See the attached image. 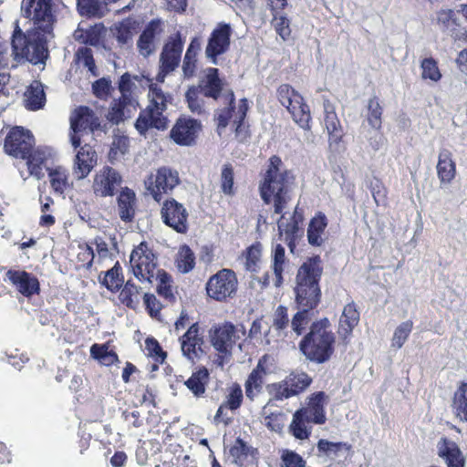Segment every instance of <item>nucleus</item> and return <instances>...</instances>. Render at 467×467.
<instances>
[{
	"label": "nucleus",
	"instance_id": "1",
	"mask_svg": "<svg viewBox=\"0 0 467 467\" xmlns=\"http://www.w3.org/2000/svg\"><path fill=\"white\" fill-rule=\"evenodd\" d=\"M322 274V266L318 257L309 258L298 269L296 275V303L299 310L291 320L292 330L301 335L308 326L311 317L309 310L315 308L320 299L318 280Z\"/></svg>",
	"mask_w": 467,
	"mask_h": 467
},
{
	"label": "nucleus",
	"instance_id": "2",
	"mask_svg": "<svg viewBox=\"0 0 467 467\" xmlns=\"http://www.w3.org/2000/svg\"><path fill=\"white\" fill-rule=\"evenodd\" d=\"M295 188L294 175L283 168L279 157H271L269 166L259 185L260 195L264 202L273 203L275 213H282L292 201Z\"/></svg>",
	"mask_w": 467,
	"mask_h": 467
},
{
	"label": "nucleus",
	"instance_id": "3",
	"mask_svg": "<svg viewBox=\"0 0 467 467\" xmlns=\"http://www.w3.org/2000/svg\"><path fill=\"white\" fill-rule=\"evenodd\" d=\"M149 104L138 118L135 127L140 134L150 128L165 130L168 127V118L165 115L168 105L171 102V96L159 86V82L150 80L148 93Z\"/></svg>",
	"mask_w": 467,
	"mask_h": 467
},
{
	"label": "nucleus",
	"instance_id": "4",
	"mask_svg": "<svg viewBox=\"0 0 467 467\" xmlns=\"http://www.w3.org/2000/svg\"><path fill=\"white\" fill-rule=\"evenodd\" d=\"M334 341L329 322L324 318L311 326V330L300 343V348L307 358L322 363L332 354Z\"/></svg>",
	"mask_w": 467,
	"mask_h": 467
},
{
	"label": "nucleus",
	"instance_id": "5",
	"mask_svg": "<svg viewBox=\"0 0 467 467\" xmlns=\"http://www.w3.org/2000/svg\"><path fill=\"white\" fill-rule=\"evenodd\" d=\"M35 29L38 32L34 35L29 34L28 36L23 35L20 29H16L12 38L13 55L15 59H26L32 64L43 63L47 57L46 37L47 33L36 27L34 24ZM52 30L48 32L51 34Z\"/></svg>",
	"mask_w": 467,
	"mask_h": 467
},
{
	"label": "nucleus",
	"instance_id": "6",
	"mask_svg": "<svg viewBox=\"0 0 467 467\" xmlns=\"http://www.w3.org/2000/svg\"><path fill=\"white\" fill-rule=\"evenodd\" d=\"M180 183L178 171L167 166L157 169L144 180L147 192L158 202L162 200L164 195L171 193Z\"/></svg>",
	"mask_w": 467,
	"mask_h": 467
},
{
	"label": "nucleus",
	"instance_id": "7",
	"mask_svg": "<svg viewBox=\"0 0 467 467\" xmlns=\"http://www.w3.org/2000/svg\"><path fill=\"white\" fill-rule=\"evenodd\" d=\"M280 103L287 109L293 119L303 129H309L310 110L302 96L289 85H281L277 90Z\"/></svg>",
	"mask_w": 467,
	"mask_h": 467
},
{
	"label": "nucleus",
	"instance_id": "8",
	"mask_svg": "<svg viewBox=\"0 0 467 467\" xmlns=\"http://www.w3.org/2000/svg\"><path fill=\"white\" fill-rule=\"evenodd\" d=\"M53 0H22V15L33 21L37 28L46 33L53 29L55 16L52 10Z\"/></svg>",
	"mask_w": 467,
	"mask_h": 467
},
{
	"label": "nucleus",
	"instance_id": "9",
	"mask_svg": "<svg viewBox=\"0 0 467 467\" xmlns=\"http://www.w3.org/2000/svg\"><path fill=\"white\" fill-rule=\"evenodd\" d=\"M130 263L133 275L140 282L153 283L156 270L155 256L146 244L141 243L132 251Z\"/></svg>",
	"mask_w": 467,
	"mask_h": 467
},
{
	"label": "nucleus",
	"instance_id": "10",
	"mask_svg": "<svg viewBox=\"0 0 467 467\" xmlns=\"http://www.w3.org/2000/svg\"><path fill=\"white\" fill-rule=\"evenodd\" d=\"M237 285L234 272L223 269L209 278L206 284L207 295L214 300L223 301L235 294Z\"/></svg>",
	"mask_w": 467,
	"mask_h": 467
},
{
	"label": "nucleus",
	"instance_id": "11",
	"mask_svg": "<svg viewBox=\"0 0 467 467\" xmlns=\"http://www.w3.org/2000/svg\"><path fill=\"white\" fill-rule=\"evenodd\" d=\"M182 47L183 43L179 33L169 37L161 54L160 72L155 78L157 82L163 83L166 76L178 67Z\"/></svg>",
	"mask_w": 467,
	"mask_h": 467
},
{
	"label": "nucleus",
	"instance_id": "12",
	"mask_svg": "<svg viewBox=\"0 0 467 467\" xmlns=\"http://www.w3.org/2000/svg\"><path fill=\"white\" fill-rule=\"evenodd\" d=\"M70 125L73 130L71 135L72 145L77 148L80 144V132L93 133L101 130V124L99 117L88 107L77 109L70 118Z\"/></svg>",
	"mask_w": 467,
	"mask_h": 467
},
{
	"label": "nucleus",
	"instance_id": "13",
	"mask_svg": "<svg viewBox=\"0 0 467 467\" xmlns=\"http://www.w3.org/2000/svg\"><path fill=\"white\" fill-rule=\"evenodd\" d=\"M33 145L34 138L29 130L16 127L6 136L4 148L8 155L25 160Z\"/></svg>",
	"mask_w": 467,
	"mask_h": 467
},
{
	"label": "nucleus",
	"instance_id": "14",
	"mask_svg": "<svg viewBox=\"0 0 467 467\" xmlns=\"http://www.w3.org/2000/svg\"><path fill=\"white\" fill-rule=\"evenodd\" d=\"M162 222L180 234L186 233L188 229V212L185 207L171 198L166 200L161 210Z\"/></svg>",
	"mask_w": 467,
	"mask_h": 467
},
{
	"label": "nucleus",
	"instance_id": "15",
	"mask_svg": "<svg viewBox=\"0 0 467 467\" xmlns=\"http://www.w3.org/2000/svg\"><path fill=\"white\" fill-rule=\"evenodd\" d=\"M232 28L229 24L220 23L213 30L205 49V54L213 64H217L216 57L225 53L230 46Z\"/></svg>",
	"mask_w": 467,
	"mask_h": 467
},
{
	"label": "nucleus",
	"instance_id": "16",
	"mask_svg": "<svg viewBox=\"0 0 467 467\" xmlns=\"http://www.w3.org/2000/svg\"><path fill=\"white\" fill-rule=\"evenodd\" d=\"M224 97L226 100H229L230 108L224 109L218 113V127L225 128L229 124V121H232L233 125L235 127V131L238 132L248 110V101L246 99H242L236 108L232 106L234 100L233 91H226Z\"/></svg>",
	"mask_w": 467,
	"mask_h": 467
},
{
	"label": "nucleus",
	"instance_id": "17",
	"mask_svg": "<svg viewBox=\"0 0 467 467\" xmlns=\"http://www.w3.org/2000/svg\"><path fill=\"white\" fill-rule=\"evenodd\" d=\"M121 182L122 178L116 170L105 166L95 174L92 188L98 196H113Z\"/></svg>",
	"mask_w": 467,
	"mask_h": 467
},
{
	"label": "nucleus",
	"instance_id": "18",
	"mask_svg": "<svg viewBox=\"0 0 467 467\" xmlns=\"http://www.w3.org/2000/svg\"><path fill=\"white\" fill-rule=\"evenodd\" d=\"M238 332L234 325L224 323L214 328L211 335L212 345L217 351L229 355L239 338Z\"/></svg>",
	"mask_w": 467,
	"mask_h": 467
},
{
	"label": "nucleus",
	"instance_id": "19",
	"mask_svg": "<svg viewBox=\"0 0 467 467\" xmlns=\"http://www.w3.org/2000/svg\"><path fill=\"white\" fill-rule=\"evenodd\" d=\"M162 32L161 20H152L146 26L137 41L138 50L143 57H148L155 52L157 42Z\"/></svg>",
	"mask_w": 467,
	"mask_h": 467
},
{
	"label": "nucleus",
	"instance_id": "20",
	"mask_svg": "<svg viewBox=\"0 0 467 467\" xmlns=\"http://www.w3.org/2000/svg\"><path fill=\"white\" fill-rule=\"evenodd\" d=\"M6 278L16 290L26 297H30L39 292L38 279L30 273L23 270H8Z\"/></svg>",
	"mask_w": 467,
	"mask_h": 467
},
{
	"label": "nucleus",
	"instance_id": "21",
	"mask_svg": "<svg viewBox=\"0 0 467 467\" xmlns=\"http://www.w3.org/2000/svg\"><path fill=\"white\" fill-rule=\"evenodd\" d=\"M201 130V123L193 119L182 118L177 120L171 130V139L180 145H191Z\"/></svg>",
	"mask_w": 467,
	"mask_h": 467
},
{
	"label": "nucleus",
	"instance_id": "22",
	"mask_svg": "<svg viewBox=\"0 0 467 467\" xmlns=\"http://www.w3.org/2000/svg\"><path fill=\"white\" fill-rule=\"evenodd\" d=\"M301 220V216L295 210L293 215L287 218L285 214H283L277 222L280 238L285 240L291 252L295 248V240L298 237V224Z\"/></svg>",
	"mask_w": 467,
	"mask_h": 467
},
{
	"label": "nucleus",
	"instance_id": "23",
	"mask_svg": "<svg viewBox=\"0 0 467 467\" xmlns=\"http://www.w3.org/2000/svg\"><path fill=\"white\" fill-rule=\"evenodd\" d=\"M202 338L199 336L197 323L192 324L181 338V348L184 357L193 361L202 352Z\"/></svg>",
	"mask_w": 467,
	"mask_h": 467
},
{
	"label": "nucleus",
	"instance_id": "24",
	"mask_svg": "<svg viewBox=\"0 0 467 467\" xmlns=\"http://www.w3.org/2000/svg\"><path fill=\"white\" fill-rule=\"evenodd\" d=\"M268 358L264 356L258 362L255 368L249 374L245 384V395L250 400H254L262 391L264 384V376L267 374V368L265 367Z\"/></svg>",
	"mask_w": 467,
	"mask_h": 467
},
{
	"label": "nucleus",
	"instance_id": "25",
	"mask_svg": "<svg viewBox=\"0 0 467 467\" xmlns=\"http://www.w3.org/2000/svg\"><path fill=\"white\" fill-rule=\"evenodd\" d=\"M97 162L96 151L88 144H85L78 151L74 162V174L78 179H83L88 175Z\"/></svg>",
	"mask_w": 467,
	"mask_h": 467
},
{
	"label": "nucleus",
	"instance_id": "26",
	"mask_svg": "<svg viewBox=\"0 0 467 467\" xmlns=\"http://www.w3.org/2000/svg\"><path fill=\"white\" fill-rule=\"evenodd\" d=\"M327 397L324 392H317L310 398L306 408L298 410L310 420L311 422L323 424L327 420L324 410L327 404Z\"/></svg>",
	"mask_w": 467,
	"mask_h": 467
},
{
	"label": "nucleus",
	"instance_id": "27",
	"mask_svg": "<svg viewBox=\"0 0 467 467\" xmlns=\"http://www.w3.org/2000/svg\"><path fill=\"white\" fill-rule=\"evenodd\" d=\"M437 448L439 456L445 460L448 467H464L462 453L454 441L442 438Z\"/></svg>",
	"mask_w": 467,
	"mask_h": 467
},
{
	"label": "nucleus",
	"instance_id": "28",
	"mask_svg": "<svg viewBox=\"0 0 467 467\" xmlns=\"http://www.w3.org/2000/svg\"><path fill=\"white\" fill-rule=\"evenodd\" d=\"M436 169L441 184H449L455 178L456 165L449 150L442 149L440 150Z\"/></svg>",
	"mask_w": 467,
	"mask_h": 467
},
{
	"label": "nucleus",
	"instance_id": "29",
	"mask_svg": "<svg viewBox=\"0 0 467 467\" xmlns=\"http://www.w3.org/2000/svg\"><path fill=\"white\" fill-rule=\"evenodd\" d=\"M198 88L205 97L217 99L223 91V82L218 77V69L207 68Z\"/></svg>",
	"mask_w": 467,
	"mask_h": 467
},
{
	"label": "nucleus",
	"instance_id": "30",
	"mask_svg": "<svg viewBox=\"0 0 467 467\" xmlns=\"http://www.w3.org/2000/svg\"><path fill=\"white\" fill-rule=\"evenodd\" d=\"M50 155V150L42 148L32 149L28 152L25 160H26V165L31 176H34L36 180H41L44 177V163Z\"/></svg>",
	"mask_w": 467,
	"mask_h": 467
},
{
	"label": "nucleus",
	"instance_id": "31",
	"mask_svg": "<svg viewBox=\"0 0 467 467\" xmlns=\"http://www.w3.org/2000/svg\"><path fill=\"white\" fill-rule=\"evenodd\" d=\"M46 103L44 86L40 81L35 80L25 93V105L30 110L42 109Z\"/></svg>",
	"mask_w": 467,
	"mask_h": 467
},
{
	"label": "nucleus",
	"instance_id": "32",
	"mask_svg": "<svg viewBox=\"0 0 467 467\" xmlns=\"http://www.w3.org/2000/svg\"><path fill=\"white\" fill-rule=\"evenodd\" d=\"M359 321V313L354 303L345 306L339 319L338 333L344 337L349 336Z\"/></svg>",
	"mask_w": 467,
	"mask_h": 467
},
{
	"label": "nucleus",
	"instance_id": "33",
	"mask_svg": "<svg viewBox=\"0 0 467 467\" xmlns=\"http://www.w3.org/2000/svg\"><path fill=\"white\" fill-rule=\"evenodd\" d=\"M135 192L125 188L120 192L118 197V210L121 220L130 222L135 213Z\"/></svg>",
	"mask_w": 467,
	"mask_h": 467
},
{
	"label": "nucleus",
	"instance_id": "34",
	"mask_svg": "<svg viewBox=\"0 0 467 467\" xmlns=\"http://www.w3.org/2000/svg\"><path fill=\"white\" fill-rule=\"evenodd\" d=\"M286 264L285 248L277 244L274 246L272 252V269L273 277L272 283L275 286L278 287L283 283V272Z\"/></svg>",
	"mask_w": 467,
	"mask_h": 467
},
{
	"label": "nucleus",
	"instance_id": "35",
	"mask_svg": "<svg viewBox=\"0 0 467 467\" xmlns=\"http://www.w3.org/2000/svg\"><path fill=\"white\" fill-rule=\"evenodd\" d=\"M48 177L52 190L58 195H62L70 187L68 172L61 166L49 169Z\"/></svg>",
	"mask_w": 467,
	"mask_h": 467
},
{
	"label": "nucleus",
	"instance_id": "36",
	"mask_svg": "<svg viewBox=\"0 0 467 467\" xmlns=\"http://www.w3.org/2000/svg\"><path fill=\"white\" fill-rule=\"evenodd\" d=\"M317 450L332 460L346 458L350 446L345 442H330L327 440H320L317 443Z\"/></svg>",
	"mask_w": 467,
	"mask_h": 467
},
{
	"label": "nucleus",
	"instance_id": "37",
	"mask_svg": "<svg viewBox=\"0 0 467 467\" xmlns=\"http://www.w3.org/2000/svg\"><path fill=\"white\" fill-rule=\"evenodd\" d=\"M327 224V218L324 214H317L310 221L307 230V238L310 244L320 245L323 243L322 234Z\"/></svg>",
	"mask_w": 467,
	"mask_h": 467
},
{
	"label": "nucleus",
	"instance_id": "38",
	"mask_svg": "<svg viewBox=\"0 0 467 467\" xmlns=\"http://www.w3.org/2000/svg\"><path fill=\"white\" fill-rule=\"evenodd\" d=\"M452 409L460 420L467 422V382L462 383L455 391Z\"/></svg>",
	"mask_w": 467,
	"mask_h": 467
},
{
	"label": "nucleus",
	"instance_id": "39",
	"mask_svg": "<svg viewBox=\"0 0 467 467\" xmlns=\"http://www.w3.org/2000/svg\"><path fill=\"white\" fill-rule=\"evenodd\" d=\"M136 104L134 106L128 105L124 103L121 99L119 100H114L108 112L107 119L110 122L118 124L125 118H130L132 111L136 110Z\"/></svg>",
	"mask_w": 467,
	"mask_h": 467
},
{
	"label": "nucleus",
	"instance_id": "40",
	"mask_svg": "<svg viewBox=\"0 0 467 467\" xmlns=\"http://www.w3.org/2000/svg\"><path fill=\"white\" fill-rule=\"evenodd\" d=\"M209 373L206 368H200L185 381L186 387L196 397L202 396L205 392V386L208 381Z\"/></svg>",
	"mask_w": 467,
	"mask_h": 467
},
{
	"label": "nucleus",
	"instance_id": "41",
	"mask_svg": "<svg viewBox=\"0 0 467 467\" xmlns=\"http://www.w3.org/2000/svg\"><path fill=\"white\" fill-rule=\"evenodd\" d=\"M175 265L178 271L182 274H187L194 268L195 256L189 246L182 245L180 247L176 254Z\"/></svg>",
	"mask_w": 467,
	"mask_h": 467
},
{
	"label": "nucleus",
	"instance_id": "42",
	"mask_svg": "<svg viewBox=\"0 0 467 467\" xmlns=\"http://www.w3.org/2000/svg\"><path fill=\"white\" fill-rule=\"evenodd\" d=\"M311 422L299 410H296L293 415L292 422L289 430L292 434L298 440H306L310 435V429L307 428V423Z\"/></svg>",
	"mask_w": 467,
	"mask_h": 467
},
{
	"label": "nucleus",
	"instance_id": "43",
	"mask_svg": "<svg viewBox=\"0 0 467 467\" xmlns=\"http://www.w3.org/2000/svg\"><path fill=\"white\" fill-rule=\"evenodd\" d=\"M381 115L382 109L379 105V102L377 99H370L368 104V114H367V121L368 125L376 131H379L381 128ZM379 137V140H381V136L379 132L376 134V138Z\"/></svg>",
	"mask_w": 467,
	"mask_h": 467
},
{
	"label": "nucleus",
	"instance_id": "44",
	"mask_svg": "<svg viewBox=\"0 0 467 467\" xmlns=\"http://www.w3.org/2000/svg\"><path fill=\"white\" fill-rule=\"evenodd\" d=\"M268 390L269 393L277 400H282L296 395L293 388V383H290L287 378L280 382L269 385Z\"/></svg>",
	"mask_w": 467,
	"mask_h": 467
},
{
	"label": "nucleus",
	"instance_id": "45",
	"mask_svg": "<svg viewBox=\"0 0 467 467\" xmlns=\"http://www.w3.org/2000/svg\"><path fill=\"white\" fill-rule=\"evenodd\" d=\"M135 88V83L132 80L130 75L124 74L119 80V89L121 93V99H123L124 103L128 105L134 106L138 105L137 99L133 95V89Z\"/></svg>",
	"mask_w": 467,
	"mask_h": 467
},
{
	"label": "nucleus",
	"instance_id": "46",
	"mask_svg": "<svg viewBox=\"0 0 467 467\" xmlns=\"http://www.w3.org/2000/svg\"><path fill=\"white\" fill-rule=\"evenodd\" d=\"M78 9L81 16H102L103 4L99 0H78Z\"/></svg>",
	"mask_w": 467,
	"mask_h": 467
},
{
	"label": "nucleus",
	"instance_id": "47",
	"mask_svg": "<svg viewBox=\"0 0 467 467\" xmlns=\"http://www.w3.org/2000/svg\"><path fill=\"white\" fill-rule=\"evenodd\" d=\"M119 298L127 306L135 308L140 302V289L128 281L119 294Z\"/></svg>",
	"mask_w": 467,
	"mask_h": 467
},
{
	"label": "nucleus",
	"instance_id": "48",
	"mask_svg": "<svg viewBox=\"0 0 467 467\" xmlns=\"http://www.w3.org/2000/svg\"><path fill=\"white\" fill-rule=\"evenodd\" d=\"M120 266L117 263L111 269L106 272L102 284L111 292L118 291L123 283L120 275Z\"/></svg>",
	"mask_w": 467,
	"mask_h": 467
},
{
	"label": "nucleus",
	"instance_id": "49",
	"mask_svg": "<svg viewBox=\"0 0 467 467\" xmlns=\"http://www.w3.org/2000/svg\"><path fill=\"white\" fill-rule=\"evenodd\" d=\"M420 67L423 79L438 82L441 78V73L438 67V64L433 58H424L421 61Z\"/></svg>",
	"mask_w": 467,
	"mask_h": 467
},
{
	"label": "nucleus",
	"instance_id": "50",
	"mask_svg": "<svg viewBox=\"0 0 467 467\" xmlns=\"http://www.w3.org/2000/svg\"><path fill=\"white\" fill-rule=\"evenodd\" d=\"M413 327L411 320L402 322L394 331L391 347L400 348L409 337Z\"/></svg>",
	"mask_w": 467,
	"mask_h": 467
},
{
	"label": "nucleus",
	"instance_id": "51",
	"mask_svg": "<svg viewBox=\"0 0 467 467\" xmlns=\"http://www.w3.org/2000/svg\"><path fill=\"white\" fill-rule=\"evenodd\" d=\"M324 111H325V126L327 130L329 131H335L339 130L341 129V125L339 122V119L335 112L334 106L328 101L326 100L324 102Z\"/></svg>",
	"mask_w": 467,
	"mask_h": 467
},
{
	"label": "nucleus",
	"instance_id": "52",
	"mask_svg": "<svg viewBox=\"0 0 467 467\" xmlns=\"http://www.w3.org/2000/svg\"><path fill=\"white\" fill-rule=\"evenodd\" d=\"M243 398V390L240 385L234 384L229 388L228 394L226 395L225 400L223 404L225 405L227 409L235 410L241 406Z\"/></svg>",
	"mask_w": 467,
	"mask_h": 467
},
{
	"label": "nucleus",
	"instance_id": "53",
	"mask_svg": "<svg viewBox=\"0 0 467 467\" xmlns=\"http://www.w3.org/2000/svg\"><path fill=\"white\" fill-rule=\"evenodd\" d=\"M130 148V140L126 136H116L112 141V146L109 151V158L111 160H118L124 156Z\"/></svg>",
	"mask_w": 467,
	"mask_h": 467
},
{
	"label": "nucleus",
	"instance_id": "54",
	"mask_svg": "<svg viewBox=\"0 0 467 467\" xmlns=\"http://www.w3.org/2000/svg\"><path fill=\"white\" fill-rule=\"evenodd\" d=\"M261 245L253 244L246 250L245 254V268L250 272H256L259 269V263L261 258Z\"/></svg>",
	"mask_w": 467,
	"mask_h": 467
},
{
	"label": "nucleus",
	"instance_id": "55",
	"mask_svg": "<svg viewBox=\"0 0 467 467\" xmlns=\"http://www.w3.org/2000/svg\"><path fill=\"white\" fill-rule=\"evenodd\" d=\"M199 92L198 88L191 87L185 94L188 108L194 114L203 111V100L199 97Z\"/></svg>",
	"mask_w": 467,
	"mask_h": 467
},
{
	"label": "nucleus",
	"instance_id": "56",
	"mask_svg": "<svg viewBox=\"0 0 467 467\" xmlns=\"http://www.w3.org/2000/svg\"><path fill=\"white\" fill-rule=\"evenodd\" d=\"M76 60L78 66L87 67L88 71H90L93 75H96V67L92 56V51L89 47H79L76 54Z\"/></svg>",
	"mask_w": 467,
	"mask_h": 467
},
{
	"label": "nucleus",
	"instance_id": "57",
	"mask_svg": "<svg viewBox=\"0 0 467 467\" xmlns=\"http://www.w3.org/2000/svg\"><path fill=\"white\" fill-rule=\"evenodd\" d=\"M273 26L283 40H287L291 35L290 21L285 16L273 14Z\"/></svg>",
	"mask_w": 467,
	"mask_h": 467
},
{
	"label": "nucleus",
	"instance_id": "58",
	"mask_svg": "<svg viewBox=\"0 0 467 467\" xmlns=\"http://www.w3.org/2000/svg\"><path fill=\"white\" fill-rule=\"evenodd\" d=\"M221 189L225 195H233L234 192V171L230 165H224L221 173Z\"/></svg>",
	"mask_w": 467,
	"mask_h": 467
},
{
	"label": "nucleus",
	"instance_id": "59",
	"mask_svg": "<svg viewBox=\"0 0 467 467\" xmlns=\"http://www.w3.org/2000/svg\"><path fill=\"white\" fill-rule=\"evenodd\" d=\"M282 467H306V461L295 451L285 450L281 455Z\"/></svg>",
	"mask_w": 467,
	"mask_h": 467
},
{
	"label": "nucleus",
	"instance_id": "60",
	"mask_svg": "<svg viewBox=\"0 0 467 467\" xmlns=\"http://www.w3.org/2000/svg\"><path fill=\"white\" fill-rule=\"evenodd\" d=\"M290 383H293L295 392L298 394L300 391L308 387L311 383V378L306 373L291 374L287 377Z\"/></svg>",
	"mask_w": 467,
	"mask_h": 467
},
{
	"label": "nucleus",
	"instance_id": "61",
	"mask_svg": "<svg viewBox=\"0 0 467 467\" xmlns=\"http://www.w3.org/2000/svg\"><path fill=\"white\" fill-rule=\"evenodd\" d=\"M289 317L286 307L279 306L274 314L273 327L276 330H283L288 327Z\"/></svg>",
	"mask_w": 467,
	"mask_h": 467
},
{
	"label": "nucleus",
	"instance_id": "62",
	"mask_svg": "<svg viewBox=\"0 0 467 467\" xmlns=\"http://www.w3.org/2000/svg\"><path fill=\"white\" fill-rule=\"evenodd\" d=\"M328 133V145L329 150L334 153H341L345 150V145L342 141L343 132L342 130L329 131Z\"/></svg>",
	"mask_w": 467,
	"mask_h": 467
},
{
	"label": "nucleus",
	"instance_id": "63",
	"mask_svg": "<svg viewBox=\"0 0 467 467\" xmlns=\"http://www.w3.org/2000/svg\"><path fill=\"white\" fill-rule=\"evenodd\" d=\"M145 348L149 356L154 358L156 361L162 362L166 354L162 351L158 341L154 338H147L145 341Z\"/></svg>",
	"mask_w": 467,
	"mask_h": 467
},
{
	"label": "nucleus",
	"instance_id": "64",
	"mask_svg": "<svg viewBox=\"0 0 467 467\" xmlns=\"http://www.w3.org/2000/svg\"><path fill=\"white\" fill-rule=\"evenodd\" d=\"M264 424L272 431L281 432L284 428V415L282 413H272L265 418Z\"/></svg>",
	"mask_w": 467,
	"mask_h": 467
}]
</instances>
